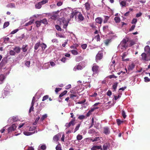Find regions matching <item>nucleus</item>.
<instances>
[{
    "instance_id": "44",
    "label": "nucleus",
    "mask_w": 150,
    "mask_h": 150,
    "mask_svg": "<svg viewBox=\"0 0 150 150\" xmlns=\"http://www.w3.org/2000/svg\"><path fill=\"white\" fill-rule=\"evenodd\" d=\"M122 115L124 119H125L126 117L125 112L124 110H122Z\"/></svg>"
},
{
    "instance_id": "57",
    "label": "nucleus",
    "mask_w": 150,
    "mask_h": 150,
    "mask_svg": "<svg viewBox=\"0 0 150 150\" xmlns=\"http://www.w3.org/2000/svg\"><path fill=\"white\" fill-rule=\"evenodd\" d=\"M117 76L114 75H110V76H108V77L110 79H112V78H117Z\"/></svg>"
},
{
    "instance_id": "46",
    "label": "nucleus",
    "mask_w": 150,
    "mask_h": 150,
    "mask_svg": "<svg viewBox=\"0 0 150 150\" xmlns=\"http://www.w3.org/2000/svg\"><path fill=\"white\" fill-rule=\"evenodd\" d=\"M48 0H42V1L40 2L42 5L45 4L48 2Z\"/></svg>"
},
{
    "instance_id": "36",
    "label": "nucleus",
    "mask_w": 150,
    "mask_h": 150,
    "mask_svg": "<svg viewBox=\"0 0 150 150\" xmlns=\"http://www.w3.org/2000/svg\"><path fill=\"white\" fill-rule=\"evenodd\" d=\"M74 16H75V18H76L77 16L78 17L79 14L80 12L79 11H76L75 12H73Z\"/></svg>"
},
{
    "instance_id": "63",
    "label": "nucleus",
    "mask_w": 150,
    "mask_h": 150,
    "mask_svg": "<svg viewBox=\"0 0 150 150\" xmlns=\"http://www.w3.org/2000/svg\"><path fill=\"white\" fill-rule=\"evenodd\" d=\"M57 16L56 15H52L51 16L50 18L54 20H55Z\"/></svg>"
},
{
    "instance_id": "34",
    "label": "nucleus",
    "mask_w": 150,
    "mask_h": 150,
    "mask_svg": "<svg viewBox=\"0 0 150 150\" xmlns=\"http://www.w3.org/2000/svg\"><path fill=\"white\" fill-rule=\"evenodd\" d=\"M9 25V22H5L4 23V25H3V28H6L7 27H8Z\"/></svg>"
},
{
    "instance_id": "38",
    "label": "nucleus",
    "mask_w": 150,
    "mask_h": 150,
    "mask_svg": "<svg viewBox=\"0 0 150 150\" xmlns=\"http://www.w3.org/2000/svg\"><path fill=\"white\" fill-rule=\"evenodd\" d=\"M92 142H94L96 141H98L100 140L99 137H96L94 139H90Z\"/></svg>"
},
{
    "instance_id": "51",
    "label": "nucleus",
    "mask_w": 150,
    "mask_h": 150,
    "mask_svg": "<svg viewBox=\"0 0 150 150\" xmlns=\"http://www.w3.org/2000/svg\"><path fill=\"white\" fill-rule=\"evenodd\" d=\"M109 18V17L108 16H105V18L103 21V22L104 23H107Z\"/></svg>"
},
{
    "instance_id": "5",
    "label": "nucleus",
    "mask_w": 150,
    "mask_h": 150,
    "mask_svg": "<svg viewBox=\"0 0 150 150\" xmlns=\"http://www.w3.org/2000/svg\"><path fill=\"white\" fill-rule=\"evenodd\" d=\"M141 56L142 59L144 61H148L150 60V57L148 58V56L147 57L146 54L145 53H142L141 54ZM149 57H150L149 56Z\"/></svg>"
},
{
    "instance_id": "19",
    "label": "nucleus",
    "mask_w": 150,
    "mask_h": 150,
    "mask_svg": "<svg viewBox=\"0 0 150 150\" xmlns=\"http://www.w3.org/2000/svg\"><path fill=\"white\" fill-rule=\"evenodd\" d=\"M7 6L8 8H15V5L14 3H10L8 4Z\"/></svg>"
},
{
    "instance_id": "6",
    "label": "nucleus",
    "mask_w": 150,
    "mask_h": 150,
    "mask_svg": "<svg viewBox=\"0 0 150 150\" xmlns=\"http://www.w3.org/2000/svg\"><path fill=\"white\" fill-rule=\"evenodd\" d=\"M103 133L105 134L108 135L110 133L109 128L108 127H105L103 128Z\"/></svg>"
},
{
    "instance_id": "55",
    "label": "nucleus",
    "mask_w": 150,
    "mask_h": 150,
    "mask_svg": "<svg viewBox=\"0 0 150 150\" xmlns=\"http://www.w3.org/2000/svg\"><path fill=\"white\" fill-rule=\"evenodd\" d=\"M85 116L83 115H80L78 117V119L79 120H83L84 119Z\"/></svg>"
},
{
    "instance_id": "28",
    "label": "nucleus",
    "mask_w": 150,
    "mask_h": 150,
    "mask_svg": "<svg viewBox=\"0 0 150 150\" xmlns=\"http://www.w3.org/2000/svg\"><path fill=\"white\" fill-rule=\"evenodd\" d=\"M23 134L25 135L29 136L32 134H33V133L25 131L23 132Z\"/></svg>"
},
{
    "instance_id": "50",
    "label": "nucleus",
    "mask_w": 150,
    "mask_h": 150,
    "mask_svg": "<svg viewBox=\"0 0 150 150\" xmlns=\"http://www.w3.org/2000/svg\"><path fill=\"white\" fill-rule=\"evenodd\" d=\"M56 29L58 31H61V29L59 26L58 25H56L55 26Z\"/></svg>"
},
{
    "instance_id": "9",
    "label": "nucleus",
    "mask_w": 150,
    "mask_h": 150,
    "mask_svg": "<svg viewBox=\"0 0 150 150\" xmlns=\"http://www.w3.org/2000/svg\"><path fill=\"white\" fill-rule=\"evenodd\" d=\"M13 50L16 53H18L21 51V48L19 47L16 46L13 48Z\"/></svg>"
},
{
    "instance_id": "49",
    "label": "nucleus",
    "mask_w": 150,
    "mask_h": 150,
    "mask_svg": "<svg viewBox=\"0 0 150 150\" xmlns=\"http://www.w3.org/2000/svg\"><path fill=\"white\" fill-rule=\"evenodd\" d=\"M81 124H79L75 127V129H74V132H76L79 129V128Z\"/></svg>"
},
{
    "instance_id": "10",
    "label": "nucleus",
    "mask_w": 150,
    "mask_h": 150,
    "mask_svg": "<svg viewBox=\"0 0 150 150\" xmlns=\"http://www.w3.org/2000/svg\"><path fill=\"white\" fill-rule=\"evenodd\" d=\"M103 150H107L110 147V144L108 143H106L103 145Z\"/></svg>"
},
{
    "instance_id": "30",
    "label": "nucleus",
    "mask_w": 150,
    "mask_h": 150,
    "mask_svg": "<svg viewBox=\"0 0 150 150\" xmlns=\"http://www.w3.org/2000/svg\"><path fill=\"white\" fill-rule=\"evenodd\" d=\"M120 4L122 7H125L126 4V2L124 1H122L120 3Z\"/></svg>"
},
{
    "instance_id": "45",
    "label": "nucleus",
    "mask_w": 150,
    "mask_h": 150,
    "mask_svg": "<svg viewBox=\"0 0 150 150\" xmlns=\"http://www.w3.org/2000/svg\"><path fill=\"white\" fill-rule=\"evenodd\" d=\"M95 132V130L94 129H90L88 131V133L90 134H93Z\"/></svg>"
},
{
    "instance_id": "11",
    "label": "nucleus",
    "mask_w": 150,
    "mask_h": 150,
    "mask_svg": "<svg viewBox=\"0 0 150 150\" xmlns=\"http://www.w3.org/2000/svg\"><path fill=\"white\" fill-rule=\"evenodd\" d=\"M95 21L97 23L101 24L102 22L103 19L100 17H98L96 19Z\"/></svg>"
},
{
    "instance_id": "14",
    "label": "nucleus",
    "mask_w": 150,
    "mask_h": 150,
    "mask_svg": "<svg viewBox=\"0 0 150 150\" xmlns=\"http://www.w3.org/2000/svg\"><path fill=\"white\" fill-rule=\"evenodd\" d=\"M28 45H23L22 47V50L24 52H25L27 51Z\"/></svg>"
},
{
    "instance_id": "12",
    "label": "nucleus",
    "mask_w": 150,
    "mask_h": 150,
    "mask_svg": "<svg viewBox=\"0 0 150 150\" xmlns=\"http://www.w3.org/2000/svg\"><path fill=\"white\" fill-rule=\"evenodd\" d=\"M127 54L126 52H124L123 54V55L122 56V61H128L129 60V58L125 59V57L127 56Z\"/></svg>"
},
{
    "instance_id": "54",
    "label": "nucleus",
    "mask_w": 150,
    "mask_h": 150,
    "mask_svg": "<svg viewBox=\"0 0 150 150\" xmlns=\"http://www.w3.org/2000/svg\"><path fill=\"white\" fill-rule=\"evenodd\" d=\"M62 88H55V92L56 93H58V92L61 90H62Z\"/></svg>"
},
{
    "instance_id": "40",
    "label": "nucleus",
    "mask_w": 150,
    "mask_h": 150,
    "mask_svg": "<svg viewBox=\"0 0 150 150\" xmlns=\"http://www.w3.org/2000/svg\"><path fill=\"white\" fill-rule=\"evenodd\" d=\"M71 52L74 55H77L78 54V52L77 51L75 50H71Z\"/></svg>"
},
{
    "instance_id": "58",
    "label": "nucleus",
    "mask_w": 150,
    "mask_h": 150,
    "mask_svg": "<svg viewBox=\"0 0 150 150\" xmlns=\"http://www.w3.org/2000/svg\"><path fill=\"white\" fill-rule=\"evenodd\" d=\"M144 81L146 82H149L150 81V79L147 77H145L144 78Z\"/></svg>"
},
{
    "instance_id": "47",
    "label": "nucleus",
    "mask_w": 150,
    "mask_h": 150,
    "mask_svg": "<svg viewBox=\"0 0 150 150\" xmlns=\"http://www.w3.org/2000/svg\"><path fill=\"white\" fill-rule=\"evenodd\" d=\"M9 38L8 37L4 38V42L5 43H7L8 42L9 40Z\"/></svg>"
},
{
    "instance_id": "42",
    "label": "nucleus",
    "mask_w": 150,
    "mask_h": 150,
    "mask_svg": "<svg viewBox=\"0 0 150 150\" xmlns=\"http://www.w3.org/2000/svg\"><path fill=\"white\" fill-rule=\"evenodd\" d=\"M116 122L118 125H120L123 122V121L120 120L119 119H117L116 120Z\"/></svg>"
},
{
    "instance_id": "37",
    "label": "nucleus",
    "mask_w": 150,
    "mask_h": 150,
    "mask_svg": "<svg viewBox=\"0 0 150 150\" xmlns=\"http://www.w3.org/2000/svg\"><path fill=\"white\" fill-rule=\"evenodd\" d=\"M49 96L48 95H46L44 96L42 98V101H43L45 100H47L49 98Z\"/></svg>"
},
{
    "instance_id": "41",
    "label": "nucleus",
    "mask_w": 150,
    "mask_h": 150,
    "mask_svg": "<svg viewBox=\"0 0 150 150\" xmlns=\"http://www.w3.org/2000/svg\"><path fill=\"white\" fill-rule=\"evenodd\" d=\"M76 138L78 140H80L82 139L83 137L82 135L78 134Z\"/></svg>"
},
{
    "instance_id": "7",
    "label": "nucleus",
    "mask_w": 150,
    "mask_h": 150,
    "mask_svg": "<svg viewBox=\"0 0 150 150\" xmlns=\"http://www.w3.org/2000/svg\"><path fill=\"white\" fill-rule=\"evenodd\" d=\"M144 51L150 57V48L149 46H146L144 48Z\"/></svg>"
},
{
    "instance_id": "61",
    "label": "nucleus",
    "mask_w": 150,
    "mask_h": 150,
    "mask_svg": "<svg viewBox=\"0 0 150 150\" xmlns=\"http://www.w3.org/2000/svg\"><path fill=\"white\" fill-rule=\"evenodd\" d=\"M52 42H56V43H58V40L57 39L55 38L52 39Z\"/></svg>"
},
{
    "instance_id": "32",
    "label": "nucleus",
    "mask_w": 150,
    "mask_h": 150,
    "mask_svg": "<svg viewBox=\"0 0 150 150\" xmlns=\"http://www.w3.org/2000/svg\"><path fill=\"white\" fill-rule=\"evenodd\" d=\"M118 83L115 82L114 83V84L113 85L112 88L115 91V90L117 88Z\"/></svg>"
},
{
    "instance_id": "25",
    "label": "nucleus",
    "mask_w": 150,
    "mask_h": 150,
    "mask_svg": "<svg viewBox=\"0 0 150 150\" xmlns=\"http://www.w3.org/2000/svg\"><path fill=\"white\" fill-rule=\"evenodd\" d=\"M67 92V90H65L62 93H61L59 95V97L61 98L65 95Z\"/></svg>"
},
{
    "instance_id": "39",
    "label": "nucleus",
    "mask_w": 150,
    "mask_h": 150,
    "mask_svg": "<svg viewBox=\"0 0 150 150\" xmlns=\"http://www.w3.org/2000/svg\"><path fill=\"white\" fill-rule=\"evenodd\" d=\"M47 117V115L46 114H45L42 116L40 119L41 121H43L45 118Z\"/></svg>"
},
{
    "instance_id": "3",
    "label": "nucleus",
    "mask_w": 150,
    "mask_h": 150,
    "mask_svg": "<svg viewBox=\"0 0 150 150\" xmlns=\"http://www.w3.org/2000/svg\"><path fill=\"white\" fill-rule=\"evenodd\" d=\"M103 55L102 50L99 51L96 57V62L98 60H101L103 57Z\"/></svg>"
},
{
    "instance_id": "53",
    "label": "nucleus",
    "mask_w": 150,
    "mask_h": 150,
    "mask_svg": "<svg viewBox=\"0 0 150 150\" xmlns=\"http://www.w3.org/2000/svg\"><path fill=\"white\" fill-rule=\"evenodd\" d=\"M86 99H84L82 101L77 102L76 103L79 104H83V103H85L86 102Z\"/></svg>"
},
{
    "instance_id": "8",
    "label": "nucleus",
    "mask_w": 150,
    "mask_h": 150,
    "mask_svg": "<svg viewBox=\"0 0 150 150\" xmlns=\"http://www.w3.org/2000/svg\"><path fill=\"white\" fill-rule=\"evenodd\" d=\"M99 149L102 150L101 145H94L91 148V150H97Z\"/></svg>"
},
{
    "instance_id": "24",
    "label": "nucleus",
    "mask_w": 150,
    "mask_h": 150,
    "mask_svg": "<svg viewBox=\"0 0 150 150\" xmlns=\"http://www.w3.org/2000/svg\"><path fill=\"white\" fill-rule=\"evenodd\" d=\"M34 21V19H33L31 21H30L29 22H28V23H26L25 25V26H27L28 25H31V24H32L33 23Z\"/></svg>"
},
{
    "instance_id": "43",
    "label": "nucleus",
    "mask_w": 150,
    "mask_h": 150,
    "mask_svg": "<svg viewBox=\"0 0 150 150\" xmlns=\"http://www.w3.org/2000/svg\"><path fill=\"white\" fill-rule=\"evenodd\" d=\"M79 46L77 44H74L70 47L71 48L76 49V48Z\"/></svg>"
},
{
    "instance_id": "56",
    "label": "nucleus",
    "mask_w": 150,
    "mask_h": 150,
    "mask_svg": "<svg viewBox=\"0 0 150 150\" xmlns=\"http://www.w3.org/2000/svg\"><path fill=\"white\" fill-rule=\"evenodd\" d=\"M82 48L83 49H85L87 47V45L86 44H83L81 45Z\"/></svg>"
},
{
    "instance_id": "52",
    "label": "nucleus",
    "mask_w": 150,
    "mask_h": 150,
    "mask_svg": "<svg viewBox=\"0 0 150 150\" xmlns=\"http://www.w3.org/2000/svg\"><path fill=\"white\" fill-rule=\"evenodd\" d=\"M94 38L97 41H99L100 40V35H98L96 36Z\"/></svg>"
},
{
    "instance_id": "35",
    "label": "nucleus",
    "mask_w": 150,
    "mask_h": 150,
    "mask_svg": "<svg viewBox=\"0 0 150 150\" xmlns=\"http://www.w3.org/2000/svg\"><path fill=\"white\" fill-rule=\"evenodd\" d=\"M111 40L110 39H107L105 40L104 42V43L105 45L107 46L111 42Z\"/></svg>"
},
{
    "instance_id": "1",
    "label": "nucleus",
    "mask_w": 150,
    "mask_h": 150,
    "mask_svg": "<svg viewBox=\"0 0 150 150\" xmlns=\"http://www.w3.org/2000/svg\"><path fill=\"white\" fill-rule=\"evenodd\" d=\"M129 39L128 38H126L124 39L120 43V46L121 47V49H123L125 48V50L127 48L128 46V42H129Z\"/></svg>"
},
{
    "instance_id": "60",
    "label": "nucleus",
    "mask_w": 150,
    "mask_h": 150,
    "mask_svg": "<svg viewBox=\"0 0 150 150\" xmlns=\"http://www.w3.org/2000/svg\"><path fill=\"white\" fill-rule=\"evenodd\" d=\"M30 64V61H27L25 63V66L29 67Z\"/></svg>"
},
{
    "instance_id": "18",
    "label": "nucleus",
    "mask_w": 150,
    "mask_h": 150,
    "mask_svg": "<svg viewBox=\"0 0 150 150\" xmlns=\"http://www.w3.org/2000/svg\"><path fill=\"white\" fill-rule=\"evenodd\" d=\"M135 65L134 63H132L129 65L128 69L129 70H132L134 67Z\"/></svg>"
},
{
    "instance_id": "22",
    "label": "nucleus",
    "mask_w": 150,
    "mask_h": 150,
    "mask_svg": "<svg viewBox=\"0 0 150 150\" xmlns=\"http://www.w3.org/2000/svg\"><path fill=\"white\" fill-rule=\"evenodd\" d=\"M41 7L42 5L40 2H38V4L35 5V7L37 8L40 9L41 8Z\"/></svg>"
},
{
    "instance_id": "23",
    "label": "nucleus",
    "mask_w": 150,
    "mask_h": 150,
    "mask_svg": "<svg viewBox=\"0 0 150 150\" xmlns=\"http://www.w3.org/2000/svg\"><path fill=\"white\" fill-rule=\"evenodd\" d=\"M35 23L36 24V27L38 28L41 25V24L40 20L36 21Z\"/></svg>"
},
{
    "instance_id": "16",
    "label": "nucleus",
    "mask_w": 150,
    "mask_h": 150,
    "mask_svg": "<svg viewBox=\"0 0 150 150\" xmlns=\"http://www.w3.org/2000/svg\"><path fill=\"white\" fill-rule=\"evenodd\" d=\"M78 18L81 21H83L84 19V17L80 12L79 13V14Z\"/></svg>"
},
{
    "instance_id": "31",
    "label": "nucleus",
    "mask_w": 150,
    "mask_h": 150,
    "mask_svg": "<svg viewBox=\"0 0 150 150\" xmlns=\"http://www.w3.org/2000/svg\"><path fill=\"white\" fill-rule=\"evenodd\" d=\"M5 78V76L4 75L1 74L0 75V81H3Z\"/></svg>"
},
{
    "instance_id": "4",
    "label": "nucleus",
    "mask_w": 150,
    "mask_h": 150,
    "mask_svg": "<svg viewBox=\"0 0 150 150\" xmlns=\"http://www.w3.org/2000/svg\"><path fill=\"white\" fill-rule=\"evenodd\" d=\"M16 128V126L15 124L12 125L11 127H10L8 129V133L14 131Z\"/></svg>"
},
{
    "instance_id": "13",
    "label": "nucleus",
    "mask_w": 150,
    "mask_h": 150,
    "mask_svg": "<svg viewBox=\"0 0 150 150\" xmlns=\"http://www.w3.org/2000/svg\"><path fill=\"white\" fill-rule=\"evenodd\" d=\"M82 67L80 65H78L77 66H75L73 69V70L76 71L77 70H81L82 69Z\"/></svg>"
},
{
    "instance_id": "29",
    "label": "nucleus",
    "mask_w": 150,
    "mask_h": 150,
    "mask_svg": "<svg viewBox=\"0 0 150 150\" xmlns=\"http://www.w3.org/2000/svg\"><path fill=\"white\" fill-rule=\"evenodd\" d=\"M40 46L42 47V50H44L47 47L46 45L44 43L41 44Z\"/></svg>"
},
{
    "instance_id": "33",
    "label": "nucleus",
    "mask_w": 150,
    "mask_h": 150,
    "mask_svg": "<svg viewBox=\"0 0 150 150\" xmlns=\"http://www.w3.org/2000/svg\"><path fill=\"white\" fill-rule=\"evenodd\" d=\"M9 54L11 55L14 56L16 54V52L14 50H11L9 51Z\"/></svg>"
},
{
    "instance_id": "26",
    "label": "nucleus",
    "mask_w": 150,
    "mask_h": 150,
    "mask_svg": "<svg viewBox=\"0 0 150 150\" xmlns=\"http://www.w3.org/2000/svg\"><path fill=\"white\" fill-rule=\"evenodd\" d=\"M59 136L57 134L53 138V140L54 141L57 142L59 140Z\"/></svg>"
},
{
    "instance_id": "48",
    "label": "nucleus",
    "mask_w": 150,
    "mask_h": 150,
    "mask_svg": "<svg viewBox=\"0 0 150 150\" xmlns=\"http://www.w3.org/2000/svg\"><path fill=\"white\" fill-rule=\"evenodd\" d=\"M40 117H37L36 120L34 122H33V124L34 125H35L37 123L38 121L40 119Z\"/></svg>"
},
{
    "instance_id": "17",
    "label": "nucleus",
    "mask_w": 150,
    "mask_h": 150,
    "mask_svg": "<svg viewBox=\"0 0 150 150\" xmlns=\"http://www.w3.org/2000/svg\"><path fill=\"white\" fill-rule=\"evenodd\" d=\"M40 45L41 44L40 42H39L36 43L34 46V49L35 50H37L39 46H40Z\"/></svg>"
},
{
    "instance_id": "59",
    "label": "nucleus",
    "mask_w": 150,
    "mask_h": 150,
    "mask_svg": "<svg viewBox=\"0 0 150 150\" xmlns=\"http://www.w3.org/2000/svg\"><path fill=\"white\" fill-rule=\"evenodd\" d=\"M137 21V20L136 18H134L132 22V24H135Z\"/></svg>"
},
{
    "instance_id": "2",
    "label": "nucleus",
    "mask_w": 150,
    "mask_h": 150,
    "mask_svg": "<svg viewBox=\"0 0 150 150\" xmlns=\"http://www.w3.org/2000/svg\"><path fill=\"white\" fill-rule=\"evenodd\" d=\"M92 70L93 72V75L98 74L100 71V67L96 64H94L92 67Z\"/></svg>"
},
{
    "instance_id": "27",
    "label": "nucleus",
    "mask_w": 150,
    "mask_h": 150,
    "mask_svg": "<svg viewBox=\"0 0 150 150\" xmlns=\"http://www.w3.org/2000/svg\"><path fill=\"white\" fill-rule=\"evenodd\" d=\"M114 20L115 22L116 23H119L120 22V18L119 17H115L114 18Z\"/></svg>"
},
{
    "instance_id": "64",
    "label": "nucleus",
    "mask_w": 150,
    "mask_h": 150,
    "mask_svg": "<svg viewBox=\"0 0 150 150\" xmlns=\"http://www.w3.org/2000/svg\"><path fill=\"white\" fill-rule=\"evenodd\" d=\"M71 125L69 123H67L65 125V126L66 127V128H69L70 126Z\"/></svg>"
},
{
    "instance_id": "15",
    "label": "nucleus",
    "mask_w": 150,
    "mask_h": 150,
    "mask_svg": "<svg viewBox=\"0 0 150 150\" xmlns=\"http://www.w3.org/2000/svg\"><path fill=\"white\" fill-rule=\"evenodd\" d=\"M86 9L87 11H88L90 8V5L89 4L88 2L86 3L85 4Z\"/></svg>"
},
{
    "instance_id": "62",
    "label": "nucleus",
    "mask_w": 150,
    "mask_h": 150,
    "mask_svg": "<svg viewBox=\"0 0 150 150\" xmlns=\"http://www.w3.org/2000/svg\"><path fill=\"white\" fill-rule=\"evenodd\" d=\"M18 29H16L15 30H14L11 32V34H14L16 33L17 32H18Z\"/></svg>"
},
{
    "instance_id": "21",
    "label": "nucleus",
    "mask_w": 150,
    "mask_h": 150,
    "mask_svg": "<svg viewBox=\"0 0 150 150\" xmlns=\"http://www.w3.org/2000/svg\"><path fill=\"white\" fill-rule=\"evenodd\" d=\"M75 117H74L73 119H72L71 121L69 123L72 126H74L75 124Z\"/></svg>"
},
{
    "instance_id": "20",
    "label": "nucleus",
    "mask_w": 150,
    "mask_h": 150,
    "mask_svg": "<svg viewBox=\"0 0 150 150\" xmlns=\"http://www.w3.org/2000/svg\"><path fill=\"white\" fill-rule=\"evenodd\" d=\"M40 20L41 23H43L44 24L47 25L48 23L47 20L45 18Z\"/></svg>"
}]
</instances>
